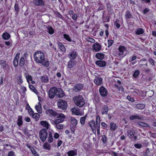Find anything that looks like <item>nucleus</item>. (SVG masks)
I'll return each instance as SVG.
<instances>
[{"instance_id": "f257e3e1", "label": "nucleus", "mask_w": 156, "mask_h": 156, "mask_svg": "<svg viewBox=\"0 0 156 156\" xmlns=\"http://www.w3.org/2000/svg\"><path fill=\"white\" fill-rule=\"evenodd\" d=\"M34 59L35 62L47 67L49 65V62L46 58L44 53L41 51H37L34 54Z\"/></svg>"}, {"instance_id": "f03ea898", "label": "nucleus", "mask_w": 156, "mask_h": 156, "mask_svg": "<svg viewBox=\"0 0 156 156\" xmlns=\"http://www.w3.org/2000/svg\"><path fill=\"white\" fill-rule=\"evenodd\" d=\"M118 51H115L113 52V55L119 58H123L126 55V52L127 51L126 48L122 45L120 46L118 48Z\"/></svg>"}, {"instance_id": "7ed1b4c3", "label": "nucleus", "mask_w": 156, "mask_h": 156, "mask_svg": "<svg viewBox=\"0 0 156 156\" xmlns=\"http://www.w3.org/2000/svg\"><path fill=\"white\" fill-rule=\"evenodd\" d=\"M73 100L75 104L79 107L83 106L85 104L84 100L81 96L79 95L74 97Z\"/></svg>"}, {"instance_id": "20e7f679", "label": "nucleus", "mask_w": 156, "mask_h": 156, "mask_svg": "<svg viewBox=\"0 0 156 156\" xmlns=\"http://www.w3.org/2000/svg\"><path fill=\"white\" fill-rule=\"evenodd\" d=\"M48 133L45 129H42L39 132V137L42 142H44L47 137Z\"/></svg>"}, {"instance_id": "39448f33", "label": "nucleus", "mask_w": 156, "mask_h": 156, "mask_svg": "<svg viewBox=\"0 0 156 156\" xmlns=\"http://www.w3.org/2000/svg\"><path fill=\"white\" fill-rule=\"evenodd\" d=\"M57 105L59 108L63 110L66 109L67 106V104L66 101L61 99L58 100Z\"/></svg>"}, {"instance_id": "423d86ee", "label": "nucleus", "mask_w": 156, "mask_h": 156, "mask_svg": "<svg viewBox=\"0 0 156 156\" xmlns=\"http://www.w3.org/2000/svg\"><path fill=\"white\" fill-rule=\"evenodd\" d=\"M57 88L55 87H52L49 90L48 92L49 97L51 98H53L56 95Z\"/></svg>"}, {"instance_id": "0eeeda50", "label": "nucleus", "mask_w": 156, "mask_h": 156, "mask_svg": "<svg viewBox=\"0 0 156 156\" xmlns=\"http://www.w3.org/2000/svg\"><path fill=\"white\" fill-rule=\"evenodd\" d=\"M77 55L76 52L73 51L70 52L68 55V57L70 60H74L75 59Z\"/></svg>"}, {"instance_id": "6e6552de", "label": "nucleus", "mask_w": 156, "mask_h": 156, "mask_svg": "<svg viewBox=\"0 0 156 156\" xmlns=\"http://www.w3.org/2000/svg\"><path fill=\"white\" fill-rule=\"evenodd\" d=\"M73 114L81 116L83 114V112H81L78 108H74L71 109Z\"/></svg>"}, {"instance_id": "1a4fd4ad", "label": "nucleus", "mask_w": 156, "mask_h": 156, "mask_svg": "<svg viewBox=\"0 0 156 156\" xmlns=\"http://www.w3.org/2000/svg\"><path fill=\"white\" fill-rule=\"evenodd\" d=\"M101 48V45L98 43H95L92 46V49L95 51H100Z\"/></svg>"}, {"instance_id": "9d476101", "label": "nucleus", "mask_w": 156, "mask_h": 156, "mask_svg": "<svg viewBox=\"0 0 156 156\" xmlns=\"http://www.w3.org/2000/svg\"><path fill=\"white\" fill-rule=\"evenodd\" d=\"M99 92L101 95L103 97L106 96L107 93V90L104 87L101 86L99 89Z\"/></svg>"}, {"instance_id": "9b49d317", "label": "nucleus", "mask_w": 156, "mask_h": 156, "mask_svg": "<svg viewBox=\"0 0 156 156\" xmlns=\"http://www.w3.org/2000/svg\"><path fill=\"white\" fill-rule=\"evenodd\" d=\"M40 124L44 127L46 128V130L49 129L50 125L46 121H42L40 122Z\"/></svg>"}, {"instance_id": "f8f14e48", "label": "nucleus", "mask_w": 156, "mask_h": 156, "mask_svg": "<svg viewBox=\"0 0 156 156\" xmlns=\"http://www.w3.org/2000/svg\"><path fill=\"white\" fill-rule=\"evenodd\" d=\"M33 3L34 5L38 6H42L44 5V2L42 0H34Z\"/></svg>"}, {"instance_id": "ddd939ff", "label": "nucleus", "mask_w": 156, "mask_h": 156, "mask_svg": "<svg viewBox=\"0 0 156 156\" xmlns=\"http://www.w3.org/2000/svg\"><path fill=\"white\" fill-rule=\"evenodd\" d=\"M59 98H61L64 96L63 91L60 88H57L56 95Z\"/></svg>"}, {"instance_id": "4468645a", "label": "nucleus", "mask_w": 156, "mask_h": 156, "mask_svg": "<svg viewBox=\"0 0 156 156\" xmlns=\"http://www.w3.org/2000/svg\"><path fill=\"white\" fill-rule=\"evenodd\" d=\"M89 125L91 128L92 131L94 133H95L96 131V126L95 122L94 121L91 120L89 123Z\"/></svg>"}, {"instance_id": "2eb2a0df", "label": "nucleus", "mask_w": 156, "mask_h": 156, "mask_svg": "<svg viewBox=\"0 0 156 156\" xmlns=\"http://www.w3.org/2000/svg\"><path fill=\"white\" fill-rule=\"evenodd\" d=\"M83 85L82 84H77L75 85L74 87L75 91L78 92L81 90L83 89Z\"/></svg>"}, {"instance_id": "dca6fc26", "label": "nucleus", "mask_w": 156, "mask_h": 156, "mask_svg": "<svg viewBox=\"0 0 156 156\" xmlns=\"http://www.w3.org/2000/svg\"><path fill=\"white\" fill-rule=\"evenodd\" d=\"M102 81V79L101 77H96L94 80V83L97 85H101Z\"/></svg>"}, {"instance_id": "f3484780", "label": "nucleus", "mask_w": 156, "mask_h": 156, "mask_svg": "<svg viewBox=\"0 0 156 156\" xmlns=\"http://www.w3.org/2000/svg\"><path fill=\"white\" fill-rule=\"evenodd\" d=\"M20 53L16 54V57L14 59L13 64L15 67H16L18 64V59L20 56Z\"/></svg>"}, {"instance_id": "a211bd4d", "label": "nucleus", "mask_w": 156, "mask_h": 156, "mask_svg": "<svg viewBox=\"0 0 156 156\" xmlns=\"http://www.w3.org/2000/svg\"><path fill=\"white\" fill-rule=\"evenodd\" d=\"M64 120L62 119H55L52 121L51 123L52 125H55V126L58 125L59 123L63 122Z\"/></svg>"}, {"instance_id": "6ab92c4d", "label": "nucleus", "mask_w": 156, "mask_h": 156, "mask_svg": "<svg viewBox=\"0 0 156 156\" xmlns=\"http://www.w3.org/2000/svg\"><path fill=\"white\" fill-rule=\"evenodd\" d=\"M133 107L137 109L142 110L144 108L145 105L143 104H138L134 105Z\"/></svg>"}, {"instance_id": "aec40b11", "label": "nucleus", "mask_w": 156, "mask_h": 156, "mask_svg": "<svg viewBox=\"0 0 156 156\" xmlns=\"http://www.w3.org/2000/svg\"><path fill=\"white\" fill-rule=\"evenodd\" d=\"M96 64L97 66L100 67H104L106 65L105 62L101 60L97 61Z\"/></svg>"}, {"instance_id": "412c9836", "label": "nucleus", "mask_w": 156, "mask_h": 156, "mask_svg": "<svg viewBox=\"0 0 156 156\" xmlns=\"http://www.w3.org/2000/svg\"><path fill=\"white\" fill-rule=\"evenodd\" d=\"M35 108L39 113H41L42 112V108L41 107V104L40 102H38V104L36 105Z\"/></svg>"}, {"instance_id": "4be33fe9", "label": "nucleus", "mask_w": 156, "mask_h": 156, "mask_svg": "<svg viewBox=\"0 0 156 156\" xmlns=\"http://www.w3.org/2000/svg\"><path fill=\"white\" fill-rule=\"evenodd\" d=\"M75 65L76 63L74 61V60H69L68 62V68L69 69H71Z\"/></svg>"}, {"instance_id": "5701e85b", "label": "nucleus", "mask_w": 156, "mask_h": 156, "mask_svg": "<svg viewBox=\"0 0 156 156\" xmlns=\"http://www.w3.org/2000/svg\"><path fill=\"white\" fill-rule=\"evenodd\" d=\"M27 147L29 148L32 152V153L35 156H39V155L37 154V152L34 150V148L32 147L31 146L27 145Z\"/></svg>"}, {"instance_id": "b1692460", "label": "nucleus", "mask_w": 156, "mask_h": 156, "mask_svg": "<svg viewBox=\"0 0 156 156\" xmlns=\"http://www.w3.org/2000/svg\"><path fill=\"white\" fill-rule=\"evenodd\" d=\"M71 124L73 127L75 126L77 124V120L73 117L70 118Z\"/></svg>"}, {"instance_id": "393cba45", "label": "nucleus", "mask_w": 156, "mask_h": 156, "mask_svg": "<svg viewBox=\"0 0 156 156\" xmlns=\"http://www.w3.org/2000/svg\"><path fill=\"white\" fill-rule=\"evenodd\" d=\"M108 111V107L106 105H104L101 110V114L102 115L107 114Z\"/></svg>"}, {"instance_id": "a878e982", "label": "nucleus", "mask_w": 156, "mask_h": 156, "mask_svg": "<svg viewBox=\"0 0 156 156\" xmlns=\"http://www.w3.org/2000/svg\"><path fill=\"white\" fill-rule=\"evenodd\" d=\"M46 114L48 115H50L54 116H56L57 115V113L51 109L48 110Z\"/></svg>"}, {"instance_id": "bb28decb", "label": "nucleus", "mask_w": 156, "mask_h": 156, "mask_svg": "<svg viewBox=\"0 0 156 156\" xmlns=\"http://www.w3.org/2000/svg\"><path fill=\"white\" fill-rule=\"evenodd\" d=\"M68 156H74L77 155V151L76 150H71L67 152Z\"/></svg>"}, {"instance_id": "cd10ccee", "label": "nucleus", "mask_w": 156, "mask_h": 156, "mask_svg": "<svg viewBox=\"0 0 156 156\" xmlns=\"http://www.w3.org/2000/svg\"><path fill=\"white\" fill-rule=\"evenodd\" d=\"M129 118L130 119L132 120L135 119H141L143 118L140 115H137L131 116L129 117Z\"/></svg>"}, {"instance_id": "c85d7f7f", "label": "nucleus", "mask_w": 156, "mask_h": 156, "mask_svg": "<svg viewBox=\"0 0 156 156\" xmlns=\"http://www.w3.org/2000/svg\"><path fill=\"white\" fill-rule=\"evenodd\" d=\"M2 37L3 39L5 40H8L10 38V35L8 33L5 32L3 34Z\"/></svg>"}, {"instance_id": "c756f323", "label": "nucleus", "mask_w": 156, "mask_h": 156, "mask_svg": "<svg viewBox=\"0 0 156 156\" xmlns=\"http://www.w3.org/2000/svg\"><path fill=\"white\" fill-rule=\"evenodd\" d=\"M43 148L45 150H49L51 149V146L48 142L45 143L43 146Z\"/></svg>"}, {"instance_id": "7c9ffc66", "label": "nucleus", "mask_w": 156, "mask_h": 156, "mask_svg": "<svg viewBox=\"0 0 156 156\" xmlns=\"http://www.w3.org/2000/svg\"><path fill=\"white\" fill-rule=\"evenodd\" d=\"M22 119V116L21 115H19L18 117L17 124L19 126H21L23 124Z\"/></svg>"}, {"instance_id": "2f4dec72", "label": "nucleus", "mask_w": 156, "mask_h": 156, "mask_svg": "<svg viewBox=\"0 0 156 156\" xmlns=\"http://www.w3.org/2000/svg\"><path fill=\"white\" fill-rule=\"evenodd\" d=\"M110 129L112 130H115L117 127L116 124L113 122H111L110 124Z\"/></svg>"}, {"instance_id": "473e14b6", "label": "nucleus", "mask_w": 156, "mask_h": 156, "mask_svg": "<svg viewBox=\"0 0 156 156\" xmlns=\"http://www.w3.org/2000/svg\"><path fill=\"white\" fill-rule=\"evenodd\" d=\"M138 123L141 126L147 127L148 129H150L151 128V127L149 126H148L147 123H145L142 122H139Z\"/></svg>"}, {"instance_id": "72a5a7b5", "label": "nucleus", "mask_w": 156, "mask_h": 156, "mask_svg": "<svg viewBox=\"0 0 156 156\" xmlns=\"http://www.w3.org/2000/svg\"><path fill=\"white\" fill-rule=\"evenodd\" d=\"M16 80L17 83L19 84L22 83L23 82V79H22V76L20 75H19L16 77Z\"/></svg>"}, {"instance_id": "f704fd0d", "label": "nucleus", "mask_w": 156, "mask_h": 156, "mask_svg": "<svg viewBox=\"0 0 156 156\" xmlns=\"http://www.w3.org/2000/svg\"><path fill=\"white\" fill-rule=\"evenodd\" d=\"M96 57L99 59L102 60L104 58L103 54L101 53H98L96 55Z\"/></svg>"}, {"instance_id": "c9c22d12", "label": "nucleus", "mask_w": 156, "mask_h": 156, "mask_svg": "<svg viewBox=\"0 0 156 156\" xmlns=\"http://www.w3.org/2000/svg\"><path fill=\"white\" fill-rule=\"evenodd\" d=\"M41 79L43 82H47L48 80V77L46 76H41Z\"/></svg>"}, {"instance_id": "e433bc0d", "label": "nucleus", "mask_w": 156, "mask_h": 156, "mask_svg": "<svg viewBox=\"0 0 156 156\" xmlns=\"http://www.w3.org/2000/svg\"><path fill=\"white\" fill-rule=\"evenodd\" d=\"M134 133L133 130H129L127 132V135L129 137H132L134 136Z\"/></svg>"}, {"instance_id": "4c0bfd02", "label": "nucleus", "mask_w": 156, "mask_h": 156, "mask_svg": "<svg viewBox=\"0 0 156 156\" xmlns=\"http://www.w3.org/2000/svg\"><path fill=\"white\" fill-rule=\"evenodd\" d=\"M58 45L59 47V48L62 51L65 52L66 51V49L65 48L64 45L62 44L58 43Z\"/></svg>"}, {"instance_id": "58836bf2", "label": "nucleus", "mask_w": 156, "mask_h": 156, "mask_svg": "<svg viewBox=\"0 0 156 156\" xmlns=\"http://www.w3.org/2000/svg\"><path fill=\"white\" fill-rule=\"evenodd\" d=\"M144 30L142 28H139L136 31V33L138 35L143 34L144 33Z\"/></svg>"}, {"instance_id": "ea45409f", "label": "nucleus", "mask_w": 156, "mask_h": 156, "mask_svg": "<svg viewBox=\"0 0 156 156\" xmlns=\"http://www.w3.org/2000/svg\"><path fill=\"white\" fill-rule=\"evenodd\" d=\"M25 64V59L23 57H22L21 58L20 61V65L21 66H23Z\"/></svg>"}, {"instance_id": "a19ab883", "label": "nucleus", "mask_w": 156, "mask_h": 156, "mask_svg": "<svg viewBox=\"0 0 156 156\" xmlns=\"http://www.w3.org/2000/svg\"><path fill=\"white\" fill-rule=\"evenodd\" d=\"M48 141L50 143L52 142L53 141L52 134L51 133H49V136L48 137Z\"/></svg>"}, {"instance_id": "79ce46f5", "label": "nucleus", "mask_w": 156, "mask_h": 156, "mask_svg": "<svg viewBox=\"0 0 156 156\" xmlns=\"http://www.w3.org/2000/svg\"><path fill=\"white\" fill-rule=\"evenodd\" d=\"M131 17V15L130 14V12L128 10L126 12L125 14V17L126 19H130Z\"/></svg>"}, {"instance_id": "37998d69", "label": "nucleus", "mask_w": 156, "mask_h": 156, "mask_svg": "<svg viewBox=\"0 0 156 156\" xmlns=\"http://www.w3.org/2000/svg\"><path fill=\"white\" fill-rule=\"evenodd\" d=\"M47 28L48 30V32L49 34H51L54 33V30L51 27V26H48Z\"/></svg>"}, {"instance_id": "c03bdc74", "label": "nucleus", "mask_w": 156, "mask_h": 156, "mask_svg": "<svg viewBox=\"0 0 156 156\" xmlns=\"http://www.w3.org/2000/svg\"><path fill=\"white\" fill-rule=\"evenodd\" d=\"M31 116L37 120H39L40 118V115L37 113H34Z\"/></svg>"}, {"instance_id": "a18cd8bd", "label": "nucleus", "mask_w": 156, "mask_h": 156, "mask_svg": "<svg viewBox=\"0 0 156 156\" xmlns=\"http://www.w3.org/2000/svg\"><path fill=\"white\" fill-rule=\"evenodd\" d=\"M64 37L68 41H71V39L70 38L69 36L68 35L66 34H64L63 35Z\"/></svg>"}, {"instance_id": "49530a36", "label": "nucleus", "mask_w": 156, "mask_h": 156, "mask_svg": "<svg viewBox=\"0 0 156 156\" xmlns=\"http://www.w3.org/2000/svg\"><path fill=\"white\" fill-rule=\"evenodd\" d=\"M86 117L84 116L81 118L80 122L82 125H83L84 124Z\"/></svg>"}, {"instance_id": "de8ad7c7", "label": "nucleus", "mask_w": 156, "mask_h": 156, "mask_svg": "<svg viewBox=\"0 0 156 156\" xmlns=\"http://www.w3.org/2000/svg\"><path fill=\"white\" fill-rule=\"evenodd\" d=\"M86 39L87 41L89 42L94 43L95 42V41L94 39L90 37H88Z\"/></svg>"}, {"instance_id": "09e8293b", "label": "nucleus", "mask_w": 156, "mask_h": 156, "mask_svg": "<svg viewBox=\"0 0 156 156\" xmlns=\"http://www.w3.org/2000/svg\"><path fill=\"white\" fill-rule=\"evenodd\" d=\"M140 72L139 71L136 70L134 72L133 76L134 77H137L139 75Z\"/></svg>"}, {"instance_id": "8fccbe9b", "label": "nucleus", "mask_w": 156, "mask_h": 156, "mask_svg": "<svg viewBox=\"0 0 156 156\" xmlns=\"http://www.w3.org/2000/svg\"><path fill=\"white\" fill-rule=\"evenodd\" d=\"M26 78L27 81L28 83L32 80L31 76L28 74L27 76H26Z\"/></svg>"}, {"instance_id": "3c124183", "label": "nucleus", "mask_w": 156, "mask_h": 156, "mask_svg": "<svg viewBox=\"0 0 156 156\" xmlns=\"http://www.w3.org/2000/svg\"><path fill=\"white\" fill-rule=\"evenodd\" d=\"M56 116H57V118L64 119L65 118V115L62 113H60L58 114H57V115Z\"/></svg>"}, {"instance_id": "603ef678", "label": "nucleus", "mask_w": 156, "mask_h": 156, "mask_svg": "<svg viewBox=\"0 0 156 156\" xmlns=\"http://www.w3.org/2000/svg\"><path fill=\"white\" fill-rule=\"evenodd\" d=\"M29 87L31 91L34 92H35L36 91V90L34 87L32 85H29Z\"/></svg>"}, {"instance_id": "864d4df0", "label": "nucleus", "mask_w": 156, "mask_h": 156, "mask_svg": "<svg viewBox=\"0 0 156 156\" xmlns=\"http://www.w3.org/2000/svg\"><path fill=\"white\" fill-rule=\"evenodd\" d=\"M56 127L59 129H61L63 128V125L62 124H58L55 126Z\"/></svg>"}, {"instance_id": "5fc2aeb1", "label": "nucleus", "mask_w": 156, "mask_h": 156, "mask_svg": "<svg viewBox=\"0 0 156 156\" xmlns=\"http://www.w3.org/2000/svg\"><path fill=\"white\" fill-rule=\"evenodd\" d=\"M150 152V151L148 148H147L146 152L143 154V155L144 156H147L148 155L149 153Z\"/></svg>"}, {"instance_id": "6e6d98bb", "label": "nucleus", "mask_w": 156, "mask_h": 156, "mask_svg": "<svg viewBox=\"0 0 156 156\" xmlns=\"http://www.w3.org/2000/svg\"><path fill=\"white\" fill-rule=\"evenodd\" d=\"M100 118L99 115H97L96 117V122L97 125H98V123H99L100 122Z\"/></svg>"}, {"instance_id": "4d7b16f0", "label": "nucleus", "mask_w": 156, "mask_h": 156, "mask_svg": "<svg viewBox=\"0 0 156 156\" xmlns=\"http://www.w3.org/2000/svg\"><path fill=\"white\" fill-rule=\"evenodd\" d=\"M102 140L103 142L104 143H105L106 142V137L105 135H103L102 136Z\"/></svg>"}, {"instance_id": "13d9d810", "label": "nucleus", "mask_w": 156, "mask_h": 156, "mask_svg": "<svg viewBox=\"0 0 156 156\" xmlns=\"http://www.w3.org/2000/svg\"><path fill=\"white\" fill-rule=\"evenodd\" d=\"M113 43V41L112 40H108V47L111 46Z\"/></svg>"}, {"instance_id": "bf43d9fd", "label": "nucleus", "mask_w": 156, "mask_h": 156, "mask_svg": "<svg viewBox=\"0 0 156 156\" xmlns=\"http://www.w3.org/2000/svg\"><path fill=\"white\" fill-rule=\"evenodd\" d=\"M8 156H15V154L12 151L9 152L8 154Z\"/></svg>"}, {"instance_id": "052dcab7", "label": "nucleus", "mask_w": 156, "mask_h": 156, "mask_svg": "<svg viewBox=\"0 0 156 156\" xmlns=\"http://www.w3.org/2000/svg\"><path fill=\"white\" fill-rule=\"evenodd\" d=\"M14 7L15 8V10L17 12H18L19 7H18V4L17 3H16Z\"/></svg>"}, {"instance_id": "680f3d73", "label": "nucleus", "mask_w": 156, "mask_h": 156, "mask_svg": "<svg viewBox=\"0 0 156 156\" xmlns=\"http://www.w3.org/2000/svg\"><path fill=\"white\" fill-rule=\"evenodd\" d=\"M28 112L29 114L30 115H32L34 114V112L31 108L29 109L28 110Z\"/></svg>"}, {"instance_id": "e2e57ef3", "label": "nucleus", "mask_w": 156, "mask_h": 156, "mask_svg": "<svg viewBox=\"0 0 156 156\" xmlns=\"http://www.w3.org/2000/svg\"><path fill=\"white\" fill-rule=\"evenodd\" d=\"M127 99L129 101H132V102H133L134 101V99L131 98L130 96H127Z\"/></svg>"}, {"instance_id": "0e129e2a", "label": "nucleus", "mask_w": 156, "mask_h": 156, "mask_svg": "<svg viewBox=\"0 0 156 156\" xmlns=\"http://www.w3.org/2000/svg\"><path fill=\"white\" fill-rule=\"evenodd\" d=\"M72 19L75 21H76L77 19V16L76 14H73L72 16Z\"/></svg>"}, {"instance_id": "69168bd1", "label": "nucleus", "mask_w": 156, "mask_h": 156, "mask_svg": "<svg viewBox=\"0 0 156 156\" xmlns=\"http://www.w3.org/2000/svg\"><path fill=\"white\" fill-rule=\"evenodd\" d=\"M135 147L137 148H140L142 147V145L140 144H136L134 145Z\"/></svg>"}, {"instance_id": "338daca9", "label": "nucleus", "mask_w": 156, "mask_h": 156, "mask_svg": "<svg viewBox=\"0 0 156 156\" xmlns=\"http://www.w3.org/2000/svg\"><path fill=\"white\" fill-rule=\"evenodd\" d=\"M149 62L152 65H154V60L152 58H150L149 59Z\"/></svg>"}, {"instance_id": "774afa93", "label": "nucleus", "mask_w": 156, "mask_h": 156, "mask_svg": "<svg viewBox=\"0 0 156 156\" xmlns=\"http://www.w3.org/2000/svg\"><path fill=\"white\" fill-rule=\"evenodd\" d=\"M21 90L23 93H25L27 90L26 87L22 86L21 87Z\"/></svg>"}]
</instances>
